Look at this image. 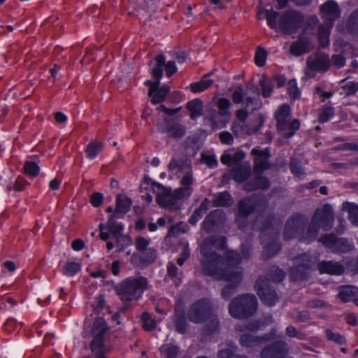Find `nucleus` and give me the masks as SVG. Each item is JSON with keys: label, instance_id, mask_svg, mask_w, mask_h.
Masks as SVG:
<instances>
[{"label": "nucleus", "instance_id": "nucleus-1", "mask_svg": "<svg viewBox=\"0 0 358 358\" xmlns=\"http://www.w3.org/2000/svg\"><path fill=\"white\" fill-rule=\"evenodd\" d=\"M227 266L218 270L205 266L207 275L214 276L218 280H223L229 284L225 286L221 292L224 299H229L234 294L236 287L243 278V268L240 266L241 257L237 252H230L227 254Z\"/></svg>", "mask_w": 358, "mask_h": 358}, {"label": "nucleus", "instance_id": "nucleus-2", "mask_svg": "<svg viewBox=\"0 0 358 358\" xmlns=\"http://www.w3.org/2000/svg\"><path fill=\"white\" fill-rule=\"evenodd\" d=\"M264 14L267 26L285 35L297 33L305 23L304 15L296 9L280 12L271 8L265 9Z\"/></svg>", "mask_w": 358, "mask_h": 358}, {"label": "nucleus", "instance_id": "nucleus-3", "mask_svg": "<svg viewBox=\"0 0 358 358\" xmlns=\"http://www.w3.org/2000/svg\"><path fill=\"white\" fill-rule=\"evenodd\" d=\"M147 286L148 280L143 276L128 278L119 283L115 287V292L124 303L120 310L126 311L131 301L141 297Z\"/></svg>", "mask_w": 358, "mask_h": 358}, {"label": "nucleus", "instance_id": "nucleus-4", "mask_svg": "<svg viewBox=\"0 0 358 358\" xmlns=\"http://www.w3.org/2000/svg\"><path fill=\"white\" fill-rule=\"evenodd\" d=\"M257 306V299L254 294H242L231 301L229 311L233 317L244 319L252 316L256 313Z\"/></svg>", "mask_w": 358, "mask_h": 358}, {"label": "nucleus", "instance_id": "nucleus-5", "mask_svg": "<svg viewBox=\"0 0 358 358\" xmlns=\"http://www.w3.org/2000/svg\"><path fill=\"white\" fill-rule=\"evenodd\" d=\"M215 243V238L209 237L202 243L200 247V253L203 257L201 264L202 265L203 271L206 275V271L205 266L208 265V267L215 268V270L227 266V254L230 252H234V250H227L222 257L213 250Z\"/></svg>", "mask_w": 358, "mask_h": 358}, {"label": "nucleus", "instance_id": "nucleus-6", "mask_svg": "<svg viewBox=\"0 0 358 358\" xmlns=\"http://www.w3.org/2000/svg\"><path fill=\"white\" fill-rule=\"evenodd\" d=\"M150 188L156 194L157 203L164 208L175 207L178 208V201L186 199L181 194H179L178 188L173 191L171 188H166L157 182H152Z\"/></svg>", "mask_w": 358, "mask_h": 358}, {"label": "nucleus", "instance_id": "nucleus-7", "mask_svg": "<svg viewBox=\"0 0 358 358\" xmlns=\"http://www.w3.org/2000/svg\"><path fill=\"white\" fill-rule=\"evenodd\" d=\"M212 313L211 303L206 299H201L192 304L187 312V317L191 322L199 324L206 321Z\"/></svg>", "mask_w": 358, "mask_h": 358}, {"label": "nucleus", "instance_id": "nucleus-8", "mask_svg": "<svg viewBox=\"0 0 358 358\" xmlns=\"http://www.w3.org/2000/svg\"><path fill=\"white\" fill-rule=\"evenodd\" d=\"M255 289L260 300L268 306H273L279 301L278 294L269 285L268 280L264 276L259 277Z\"/></svg>", "mask_w": 358, "mask_h": 358}, {"label": "nucleus", "instance_id": "nucleus-9", "mask_svg": "<svg viewBox=\"0 0 358 358\" xmlns=\"http://www.w3.org/2000/svg\"><path fill=\"white\" fill-rule=\"evenodd\" d=\"M308 224V217L301 213L292 215L286 221L284 227L283 237L286 240L298 238L301 230Z\"/></svg>", "mask_w": 358, "mask_h": 358}, {"label": "nucleus", "instance_id": "nucleus-10", "mask_svg": "<svg viewBox=\"0 0 358 358\" xmlns=\"http://www.w3.org/2000/svg\"><path fill=\"white\" fill-rule=\"evenodd\" d=\"M155 65L152 68L150 73L152 80L147 79L144 81V85L150 90H170L167 85L159 87L160 81L163 77V66L165 62V56L163 54L157 55L155 57Z\"/></svg>", "mask_w": 358, "mask_h": 358}, {"label": "nucleus", "instance_id": "nucleus-11", "mask_svg": "<svg viewBox=\"0 0 358 358\" xmlns=\"http://www.w3.org/2000/svg\"><path fill=\"white\" fill-rule=\"evenodd\" d=\"M318 241L335 253H346L354 249L353 243H350L347 238H337L333 234L323 235Z\"/></svg>", "mask_w": 358, "mask_h": 358}, {"label": "nucleus", "instance_id": "nucleus-12", "mask_svg": "<svg viewBox=\"0 0 358 358\" xmlns=\"http://www.w3.org/2000/svg\"><path fill=\"white\" fill-rule=\"evenodd\" d=\"M294 261V266L290 270V279L292 281L306 280L312 264L310 256L305 253L296 257Z\"/></svg>", "mask_w": 358, "mask_h": 358}, {"label": "nucleus", "instance_id": "nucleus-13", "mask_svg": "<svg viewBox=\"0 0 358 358\" xmlns=\"http://www.w3.org/2000/svg\"><path fill=\"white\" fill-rule=\"evenodd\" d=\"M307 71L308 77H314L315 72H327L331 66L329 57L327 53H320L314 57L307 59Z\"/></svg>", "mask_w": 358, "mask_h": 358}, {"label": "nucleus", "instance_id": "nucleus-14", "mask_svg": "<svg viewBox=\"0 0 358 358\" xmlns=\"http://www.w3.org/2000/svg\"><path fill=\"white\" fill-rule=\"evenodd\" d=\"M311 220L316 224H320V229L322 228L324 231L331 229L334 222V212L330 204H324L322 208H317Z\"/></svg>", "mask_w": 358, "mask_h": 358}, {"label": "nucleus", "instance_id": "nucleus-15", "mask_svg": "<svg viewBox=\"0 0 358 358\" xmlns=\"http://www.w3.org/2000/svg\"><path fill=\"white\" fill-rule=\"evenodd\" d=\"M225 220V214L222 210H214L205 217L202 228L207 234L216 232L224 224Z\"/></svg>", "mask_w": 358, "mask_h": 358}, {"label": "nucleus", "instance_id": "nucleus-16", "mask_svg": "<svg viewBox=\"0 0 358 358\" xmlns=\"http://www.w3.org/2000/svg\"><path fill=\"white\" fill-rule=\"evenodd\" d=\"M320 15L327 24L332 27L334 22L341 15V9L334 0H327L320 8Z\"/></svg>", "mask_w": 358, "mask_h": 358}, {"label": "nucleus", "instance_id": "nucleus-17", "mask_svg": "<svg viewBox=\"0 0 358 358\" xmlns=\"http://www.w3.org/2000/svg\"><path fill=\"white\" fill-rule=\"evenodd\" d=\"M157 129L162 133H169V136L173 138H181L185 133L186 129L184 126L178 123V120L172 122L168 117H164V120L159 122L157 124Z\"/></svg>", "mask_w": 358, "mask_h": 358}, {"label": "nucleus", "instance_id": "nucleus-18", "mask_svg": "<svg viewBox=\"0 0 358 358\" xmlns=\"http://www.w3.org/2000/svg\"><path fill=\"white\" fill-rule=\"evenodd\" d=\"M256 121L258 122L257 126L248 125L245 122L235 120L232 124L231 130L236 136H239L245 132L248 134H255L263 126L264 122V116L262 114H257Z\"/></svg>", "mask_w": 358, "mask_h": 358}, {"label": "nucleus", "instance_id": "nucleus-19", "mask_svg": "<svg viewBox=\"0 0 358 358\" xmlns=\"http://www.w3.org/2000/svg\"><path fill=\"white\" fill-rule=\"evenodd\" d=\"M287 82V78L284 75L275 74L269 77L265 74L262 75L259 78V84L261 90H274L275 87L281 88Z\"/></svg>", "mask_w": 358, "mask_h": 358}, {"label": "nucleus", "instance_id": "nucleus-20", "mask_svg": "<svg viewBox=\"0 0 358 358\" xmlns=\"http://www.w3.org/2000/svg\"><path fill=\"white\" fill-rule=\"evenodd\" d=\"M287 350V344L285 341H276L263 349L261 352V357L262 358H281L286 355Z\"/></svg>", "mask_w": 358, "mask_h": 358}, {"label": "nucleus", "instance_id": "nucleus-21", "mask_svg": "<svg viewBox=\"0 0 358 358\" xmlns=\"http://www.w3.org/2000/svg\"><path fill=\"white\" fill-rule=\"evenodd\" d=\"M317 268L321 273L332 275H341L345 272V266L341 262L333 260L322 261L318 264Z\"/></svg>", "mask_w": 358, "mask_h": 358}, {"label": "nucleus", "instance_id": "nucleus-22", "mask_svg": "<svg viewBox=\"0 0 358 358\" xmlns=\"http://www.w3.org/2000/svg\"><path fill=\"white\" fill-rule=\"evenodd\" d=\"M217 69H215L204 74L198 82L192 83L186 90H207L210 87L217 79Z\"/></svg>", "mask_w": 358, "mask_h": 358}, {"label": "nucleus", "instance_id": "nucleus-23", "mask_svg": "<svg viewBox=\"0 0 358 358\" xmlns=\"http://www.w3.org/2000/svg\"><path fill=\"white\" fill-rule=\"evenodd\" d=\"M320 231V224H315L311 220L310 222L303 228L298 238L301 243L310 244L316 240Z\"/></svg>", "mask_w": 358, "mask_h": 358}, {"label": "nucleus", "instance_id": "nucleus-24", "mask_svg": "<svg viewBox=\"0 0 358 358\" xmlns=\"http://www.w3.org/2000/svg\"><path fill=\"white\" fill-rule=\"evenodd\" d=\"M183 175L181 177L180 180V183L181 185V187L178 188L179 194H181L186 199L189 197L192 193V185L194 183V179L193 177V171L192 168L189 170L185 171L182 173Z\"/></svg>", "mask_w": 358, "mask_h": 358}, {"label": "nucleus", "instance_id": "nucleus-25", "mask_svg": "<svg viewBox=\"0 0 358 358\" xmlns=\"http://www.w3.org/2000/svg\"><path fill=\"white\" fill-rule=\"evenodd\" d=\"M168 168L169 171L183 173L185 171L192 168L191 161L179 155H175L171 158Z\"/></svg>", "mask_w": 358, "mask_h": 358}, {"label": "nucleus", "instance_id": "nucleus-26", "mask_svg": "<svg viewBox=\"0 0 358 358\" xmlns=\"http://www.w3.org/2000/svg\"><path fill=\"white\" fill-rule=\"evenodd\" d=\"M233 179L238 182L245 181L251 173V168L248 163H236L231 169Z\"/></svg>", "mask_w": 358, "mask_h": 358}, {"label": "nucleus", "instance_id": "nucleus-27", "mask_svg": "<svg viewBox=\"0 0 358 358\" xmlns=\"http://www.w3.org/2000/svg\"><path fill=\"white\" fill-rule=\"evenodd\" d=\"M251 154L255 156V169L257 171H262L268 169L269 164L268 159L269 155L266 150H259L257 149H252Z\"/></svg>", "mask_w": 358, "mask_h": 358}, {"label": "nucleus", "instance_id": "nucleus-28", "mask_svg": "<svg viewBox=\"0 0 358 358\" xmlns=\"http://www.w3.org/2000/svg\"><path fill=\"white\" fill-rule=\"evenodd\" d=\"M309 43L310 41L308 38L300 36L298 40L292 43L289 48L291 54L296 57H299L308 53L310 50Z\"/></svg>", "mask_w": 358, "mask_h": 358}, {"label": "nucleus", "instance_id": "nucleus-29", "mask_svg": "<svg viewBox=\"0 0 358 358\" xmlns=\"http://www.w3.org/2000/svg\"><path fill=\"white\" fill-rule=\"evenodd\" d=\"M290 108L288 105H282L275 114V119L277 122V128L279 131H285L287 127V118L289 115Z\"/></svg>", "mask_w": 358, "mask_h": 358}, {"label": "nucleus", "instance_id": "nucleus-30", "mask_svg": "<svg viewBox=\"0 0 358 358\" xmlns=\"http://www.w3.org/2000/svg\"><path fill=\"white\" fill-rule=\"evenodd\" d=\"M270 187L269 180L262 176H257L246 182L244 185V189L248 192H252L257 189H266Z\"/></svg>", "mask_w": 358, "mask_h": 358}, {"label": "nucleus", "instance_id": "nucleus-31", "mask_svg": "<svg viewBox=\"0 0 358 358\" xmlns=\"http://www.w3.org/2000/svg\"><path fill=\"white\" fill-rule=\"evenodd\" d=\"M269 339L267 335L264 336H255L251 334H243L241 336L239 342L243 347H254L267 341Z\"/></svg>", "mask_w": 358, "mask_h": 358}, {"label": "nucleus", "instance_id": "nucleus-32", "mask_svg": "<svg viewBox=\"0 0 358 358\" xmlns=\"http://www.w3.org/2000/svg\"><path fill=\"white\" fill-rule=\"evenodd\" d=\"M345 27L348 34L358 36V8L350 14L346 20Z\"/></svg>", "mask_w": 358, "mask_h": 358}, {"label": "nucleus", "instance_id": "nucleus-33", "mask_svg": "<svg viewBox=\"0 0 358 358\" xmlns=\"http://www.w3.org/2000/svg\"><path fill=\"white\" fill-rule=\"evenodd\" d=\"M131 200L125 195H119L116 199V208L114 216L125 214L130 209Z\"/></svg>", "mask_w": 358, "mask_h": 358}, {"label": "nucleus", "instance_id": "nucleus-34", "mask_svg": "<svg viewBox=\"0 0 358 358\" xmlns=\"http://www.w3.org/2000/svg\"><path fill=\"white\" fill-rule=\"evenodd\" d=\"M173 321L176 331L180 334H184L186 331L187 323L183 310L175 309Z\"/></svg>", "mask_w": 358, "mask_h": 358}, {"label": "nucleus", "instance_id": "nucleus-35", "mask_svg": "<svg viewBox=\"0 0 358 358\" xmlns=\"http://www.w3.org/2000/svg\"><path fill=\"white\" fill-rule=\"evenodd\" d=\"M255 208V202L250 199L245 198L239 201L236 213L249 217L253 213Z\"/></svg>", "mask_w": 358, "mask_h": 358}, {"label": "nucleus", "instance_id": "nucleus-36", "mask_svg": "<svg viewBox=\"0 0 358 358\" xmlns=\"http://www.w3.org/2000/svg\"><path fill=\"white\" fill-rule=\"evenodd\" d=\"M332 27L329 24L327 26L320 24L318 29V42L321 47L326 48L329 45L330 31Z\"/></svg>", "mask_w": 358, "mask_h": 358}, {"label": "nucleus", "instance_id": "nucleus-37", "mask_svg": "<svg viewBox=\"0 0 358 358\" xmlns=\"http://www.w3.org/2000/svg\"><path fill=\"white\" fill-rule=\"evenodd\" d=\"M162 358H176L180 354V349L171 343L162 345L159 348Z\"/></svg>", "mask_w": 358, "mask_h": 358}, {"label": "nucleus", "instance_id": "nucleus-38", "mask_svg": "<svg viewBox=\"0 0 358 358\" xmlns=\"http://www.w3.org/2000/svg\"><path fill=\"white\" fill-rule=\"evenodd\" d=\"M187 108L190 112V117L195 119L201 115L203 108L202 102L199 99L192 100L187 103Z\"/></svg>", "mask_w": 358, "mask_h": 358}, {"label": "nucleus", "instance_id": "nucleus-39", "mask_svg": "<svg viewBox=\"0 0 358 358\" xmlns=\"http://www.w3.org/2000/svg\"><path fill=\"white\" fill-rule=\"evenodd\" d=\"M358 294V288L355 286H346L341 289L338 294V297L343 302H348L351 300L353 296Z\"/></svg>", "mask_w": 358, "mask_h": 358}, {"label": "nucleus", "instance_id": "nucleus-40", "mask_svg": "<svg viewBox=\"0 0 358 358\" xmlns=\"http://www.w3.org/2000/svg\"><path fill=\"white\" fill-rule=\"evenodd\" d=\"M245 107L250 110L251 111H254L260 108L262 103L259 99V95L257 93L253 92L252 94L248 95L245 97Z\"/></svg>", "mask_w": 358, "mask_h": 358}, {"label": "nucleus", "instance_id": "nucleus-41", "mask_svg": "<svg viewBox=\"0 0 358 358\" xmlns=\"http://www.w3.org/2000/svg\"><path fill=\"white\" fill-rule=\"evenodd\" d=\"M343 208L348 212V219L351 223L358 227V206L351 203H344Z\"/></svg>", "mask_w": 358, "mask_h": 358}, {"label": "nucleus", "instance_id": "nucleus-42", "mask_svg": "<svg viewBox=\"0 0 358 358\" xmlns=\"http://www.w3.org/2000/svg\"><path fill=\"white\" fill-rule=\"evenodd\" d=\"M268 276L273 282H280L284 280L285 273L278 266L273 265L268 269Z\"/></svg>", "mask_w": 358, "mask_h": 358}, {"label": "nucleus", "instance_id": "nucleus-43", "mask_svg": "<svg viewBox=\"0 0 358 358\" xmlns=\"http://www.w3.org/2000/svg\"><path fill=\"white\" fill-rule=\"evenodd\" d=\"M280 245L275 241L268 243L264 246L262 257L264 260H268L274 256L280 250Z\"/></svg>", "mask_w": 358, "mask_h": 358}, {"label": "nucleus", "instance_id": "nucleus-44", "mask_svg": "<svg viewBox=\"0 0 358 358\" xmlns=\"http://www.w3.org/2000/svg\"><path fill=\"white\" fill-rule=\"evenodd\" d=\"M107 331L106 322L103 318H98L94 323L92 328V335L94 337L102 338Z\"/></svg>", "mask_w": 358, "mask_h": 358}, {"label": "nucleus", "instance_id": "nucleus-45", "mask_svg": "<svg viewBox=\"0 0 358 358\" xmlns=\"http://www.w3.org/2000/svg\"><path fill=\"white\" fill-rule=\"evenodd\" d=\"M103 143L100 142L91 141L87 146L85 152L87 157L94 159L102 150Z\"/></svg>", "mask_w": 358, "mask_h": 358}, {"label": "nucleus", "instance_id": "nucleus-46", "mask_svg": "<svg viewBox=\"0 0 358 358\" xmlns=\"http://www.w3.org/2000/svg\"><path fill=\"white\" fill-rule=\"evenodd\" d=\"M232 198L229 193L223 192L215 196L213 200L214 206H227L231 203Z\"/></svg>", "mask_w": 358, "mask_h": 358}, {"label": "nucleus", "instance_id": "nucleus-47", "mask_svg": "<svg viewBox=\"0 0 358 358\" xmlns=\"http://www.w3.org/2000/svg\"><path fill=\"white\" fill-rule=\"evenodd\" d=\"M119 215L114 216V213L110 217L107 222L108 229L113 234V236H115L121 234L123 229V226L117 224L115 221V218H118Z\"/></svg>", "mask_w": 358, "mask_h": 358}, {"label": "nucleus", "instance_id": "nucleus-48", "mask_svg": "<svg viewBox=\"0 0 358 358\" xmlns=\"http://www.w3.org/2000/svg\"><path fill=\"white\" fill-rule=\"evenodd\" d=\"M170 55H172L179 64H184L189 57V51L182 48H176L171 50Z\"/></svg>", "mask_w": 358, "mask_h": 358}, {"label": "nucleus", "instance_id": "nucleus-49", "mask_svg": "<svg viewBox=\"0 0 358 358\" xmlns=\"http://www.w3.org/2000/svg\"><path fill=\"white\" fill-rule=\"evenodd\" d=\"M291 172L298 178L304 176L305 173L301 162L296 159L292 158L289 163Z\"/></svg>", "mask_w": 358, "mask_h": 358}, {"label": "nucleus", "instance_id": "nucleus-50", "mask_svg": "<svg viewBox=\"0 0 358 358\" xmlns=\"http://www.w3.org/2000/svg\"><path fill=\"white\" fill-rule=\"evenodd\" d=\"M267 59L266 50L259 46L255 54V63L259 67H262L265 65Z\"/></svg>", "mask_w": 358, "mask_h": 358}, {"label": "nucleus", "instance_id": "nucleus-51", "mask_svg": "<svg viewBox=\"0 0 358 358\" xmlns=\"http://www.w3.org/2000/svg\"><path fill=\"white\" fill-rule=\"evenodd\" d=\"M40 171V167L36 162L27 161L24 165V173L31 177H36Z\"/></svg>", "mask_w": 358, "mask_h": 358}, {"label": "nucleus", "instance_id": "nucleus-52", "mask_svg": "<svg viewBox=\"0 0 358 358\" xmlns=\"http://www.w3.org/2000/svg\"><path fill=\"white\" fill-rule=\"evenodd\" d=\"M80 270V264L77 262H68L62 268V273L68 276H73Z\"/></svg>", "mask_w": 358, "mask_h": 358}, {"label": "nucleus", "instance_id": "nucleus-53", "mask_svg": "<svg viewBox=\"0 0 358 358\" xmlns=\"http://www.w3.org/2000/svg\"><path fill=\"white\" fill-rule=\"evenodd\" d=\"M114 238L116 239V246L119 248V251L123 250L132 244V240L129 236L120 234L114 236Z\"/></svg>", "mask_w": 358, "mask_h": 358}, {"label": "nucleus", "instance_id": "nucleus-54", "mask_svg": "<svg viewBox=\"0 0 358 358\" xmlns=\"http://www.w3.org/2000/svg\"><path fill=\"white\" fill-rule=\"evenodd\" d=\"M169 91H148V96L153 104H157L163 102Z\"/></svg>", "mask_w": 358, "mask_h": 358}, {"label": "nucleus", "instance_id": "nucleus-55", "mask_svg": "<svg viewBox=\"0 0 358 358\" xmlns=\"http://www.w3.org/2000/svg\"><path fill=\"white\" fill-rule=\"evenodd\" d=\"M334 115V108L331 106H324L318 115V122L324 123L327 122Z\"/></svg>", "mask_w": 358, "mask_h": 358}, {"label": "nucleus", "instance_id": "nucleus-56", "mask_svg": "<svg viewBox=\"0 0 358 358\" xmlns=\"http://www.w3.org/2000/svg\"><path fill=\"white\" fill-rule=\"evenodd\" d=\"M206 320H208V322L206 324L205 331L208 334H212L217 330L219 327V321L216 315L212 313V315Z\"/></svg>", "mask_w": 358, "mask_h": 358}, {"label": "nucleus", "instance_id": "nucleus-57", "mask_svg": "<svg viewBox=\"0 0 358 358\" xmlns=\"http://www.w3.org/2000/svg\"><path fill=\"white\" fill-rule=\"evenodd\" d=\"M236 329L237 331H243L245 330L256 331L257 330L262 329V327L261 325V321L258 320L248 322L245 325H238L236 326Z\"/></svg>", "mask_w": 358, "mask_h": 358}, {"label": "nucleus", "instance_id": "nucleus-58", "mask_svg": "<svg viewBox=\"0 0 358 358\" xmlns=\"http://www.w3.org/2000/svg\"><path fill=\"white\" fill-rule=\"evenodd\" d=\"M244 157L243 152H236L234 156L230 155H224L221 157V162L228 166H232L234 162Z\"/></svg>", "mask_w": 358, "mask_h": 358}, {"label": "nucleus", "instance_id": "nucleus-59", "mask_svg": "<svg viewBox=\"0 0 358 358\" xmlns=\"http://www.w3.org/2000/svg\"><path fill=\"white\" fill-rule=\"evenodd\" d=\"M143 328L146 331H151L156 327V322L152 320L149 313L144 312L141 315Z\"/></svg>", "mask_w": 358, "mask_h": 358}, {"label": "nucleus", "instance_id": "nucleus-60", "mask_svg": "<svg viewBox=\"0 0 358 358\" xmlns=\"http://www.w3.org/2000/svg\"><path fill=\"white\" fill-rule=\"evenodd\" d=\"M217 358H247V357L236 354L233 348H227L218 352Z\"/></svg>", "mask_w": 358, "mask_h": 358}, {"label": "nucleus", "instance_id": "nucleus-61", "mask_svg": "<svg viewBox=\"0 0 358 358\" xmlns=\"http://www.w3.org/2000/svg\"><path fill=\"white\" fill-rule=\"evenodd\" d=\"M157 257V252L154 248H148L142 255V260L147 264H151L155 261Z\"/></svg>", "mask_w": 358, "mask_h": 358}, {"label": "nucleus", "instance_id": "nucleus-62", "mask_svg": "<svg viewBox=\"0 0 358 358\" xmlns=\"http://www.w3.org/2000/svg\"><path fill=\"white\" fill-rule=\"evenodd\" d=\"M231 106V102L229 100L225 98H221L217 101V107L219 109V113L221 115L227 116L229 115V107Z\"/></svg>", "mask_w": 358, "mask_h": 358}, {"label": "nucleus", "instance_id": "nucleus-63", "mask_svg": "<svg viewBox=\"0 0 358 358\" xmlns=\"http://www.w3.org/2000/svg\"><path fill=\"white\" fill-rule=\"evenodd\" d=\"M103 340L102 338L94 337L91 343L92 351L95 354L103 353Z\"/></svg>", "mask_w": 358, "mask_h": 358}, {"label": "nucleus", "instance_id": "nucleus-64", "mask_svg": "<svg viewBox=\"0 0 358 358\" xmlns=\"http://www.w3.org/2000/svg\"><path fill=\"white\" fill-rule=\"evenodd\" d=\"M347 268L353 274L358 273V255L355 258L347 257L344 259Z\"/></svg>", "mask_w": 358, "mask_h": 358}]
</instances>
